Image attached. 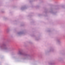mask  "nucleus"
Returning a JSON list of instances; mask_svg holds the SVG:
<instances>
[{"mask_svg":"<svg viewBox=\"0 0 65 65\" xmlns=\"http://www.w3.org/2000/svg\"><path fill=\"white\" fill-rule=\"evenodd\" d=\"M20 54H22V55H23V53H20Z\"/></svg>","mask_w":65,"mask_h":65,"instance_id":"1","label":"nucleus"}]
</instances>
